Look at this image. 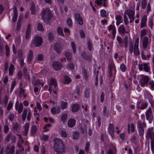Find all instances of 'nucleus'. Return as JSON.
<instances>
[{
    "instance_id": "obj_16",
    "label": "nucleus",
    "mask_w": 154,
    "mask_h": 154,
    "mask_svg": "<svg viewBox=\"0 0 154 154\" xmlns=\"http://www.w3.org/2000/svg\"><path fill=\"white\" fill-rule=\"evenodd\" d=\"M75 120L73 119H70L68 120L67 122L68 126L69 128H72L75 125Z\"/></svg>"
},
{
    "instance_id": "obj_20",
    "label": "nucleus",
    "mask_w": 154,
    "mask_h": 154,
    "mask_svg": "<svg viewBox=\"0 0 154 154\" xmlns=\"http://www.w3.org/2000/svg\"><path fill=\"white\" fill-rule=\"evenodd\" d=\"M125 14L128 15V17L131 16H134V11L132 8H130L127 9L125 12Z\"/></svg>"
},
{
    "instance_id": "obj_2",
    "label": "nucleus",
    "mask_w": 154,
    "mask_h": 154,
    "mask_svg": "<svg viewBox=\"0 0 154 154\" xmlns=\"http://www.w3.org/2000/svg\"><path fill=\"white\" fill-rule=\"evenodd\" d=\"M42 19L44 22L47 24L52 18V14L49 9H45L42 11Z\"/></svg>"
},
{
    "instance_id": "obj_61",
    "label": "nucleus",
    "mask_w": 154,
    "mask_h": 154,
    "mask_svg": "<svg viewBox=\"0 0 154 154\" xmlns=\"http://www.w3.org/2000/svg\"><path fill=\"white\" fill-rule=\"evenodd\" d=\"M104 94L103 92L101 95L100 100L102 103H103L104 101Z\"/></svg>"
},
{
    "instance_id": "obj_4",
    "label": "nucleus",
    "mask_w": 154,
    "mask_h": 154,
    "mask_svg": "<svg viewBox=\"0 0 154 154\" xmlns=\"http://www.w3.org/2000/svg\"><path fill=\"white\" fill-rule=\"evenodd\" d=\"M49 91L50 92V93H51V91L52 89V86H54V93L55 94H57V92L56 90L58 88L57 87V84L55 79L53 78H52L51 79L50 82L49 84Z\"/></svg>"
},
{
    "instance_id": "obj_7",
    "label": "nucleus",
    "mask_w": 154,
    "mask_h": 154,
    "mask_svg": "<svg viewBox=\"0 0 154 154\" xmlns=\"http://www.w3.org/2000/svg\"><path fill=\"white\" fill-rule=\"evenodd\" d=\"M52 66L55 70L58 71L61 69L63 65L59 62L55 61L53 62Z\"/></svg>"
},
{
    "instance_id": "obj_6",
    "label": "nucleus",
    "mask_w": 154,
    "mask_h": 154,
    "mask_svg": "<svg viewBox=\"0 0 154 154\" xmlns=\"http://www.w3.org/2000/svg\"><path fill=\"white\" fill-rule=\"evenodd\" d=\"M149 80V78L147 76L142 75L140 81V84L141 86L143 87L145 86Z\"/></svg>"
},
{
    "instance_id": "obj_9",
    "label": "nucleus",
    "mask_w": 154,
    "mask_h": 154,
    "mask_svg": "<svg viewBox=\"0 0 154 154\" xmlns=\"http://www.w3.org/2000/svg\"><path fill=\"white\" fill-rule=\"evenodd\" d=\"M14 146H11L10 145H8L6 148L5 153L9 154H13L14 152Z\"/></svg>"
},
{
    "instance_id": "obj_29",
    "label": "nucleus",
    "mask_w": 154,
    "mask_h": 154,
    "mask_svg": "<svg viewBox=\"0 0 154 154\" xmlns=\"http://www.w3.org/2000/svg\"><path fill=\"white\" fill-rule=\"evenodd\" d=\"M79 137V133L78 132L74 131L73 132V137L74 139H78Z\"/></svg>"
},
{
    "instance_id": "obj_23",
    "label": "nucleus",
    "mask_w": 154,
    "mask_h": 154,
    "mask_svg": "<svg viewBox=\"0 0 154 154\" xmlns=\"http://www.w3.org/2000/svg\"><path fill=\"white\" fill-rule=\"evenodd\" d=\"M32 51L31 50L29 51L27 56V60L28 62H30L32 60Z\"/></svg>"
},
{
    "instance_id": "obj_54",
    "label": "nucleus",
    "mask_w": 154,
    "mask_h": 154,
    "mask_svg": "<svg viewBox=\"0 0 154 154\" xmlns=\"http://www.w3.org/2000/svg\"><path fill=\"white\" fill-rule=\"evenodd\" d=\"M9 130V128L8 125H5L4 126V130L5 133H7Z\"/></svg>"
},
{
    "instance_id": "obj_10",
    "label": "nucleus",
    "mask_w": 154,
    "mask_h": 154,
    "mask_svg": "<svg viewBox=\"0 0 154 154\" xmlns=\"http://www.w3.org/2000/svg\"><path fill=\"white\" fill-rule=\"evenodd\" d=\"M81 55L83 58L87 60H91L92 57L91 54H88L85 51L82 52Z\"/></svg>"
},
{
    "instance_id": "obj_57",
    "label": "nucleus",
    "mask_w": 154,
    "mask_h": 154,
    "mask_svg": "<svg viewBox=\"0 0 154 154\" xmlns=\"http://www.w3.org/2000/svg\"><path fill=\"white\" fill-rule=\"evenodd\" d=\"M16 85V82L15 81H14L12 83L11 88V92H12V91L13 90L15 86Z\"/></svg>"
},
{
    "instance_id": "obj_31",
    "label": "nucleus",
    "mask_w": 154,
    "mask_h": 154,
    "mask_svg": "<svg viewBox=\"0 0 154 154\" xmlns=\"http://www.w3.org/2000/svg\"><path fill=\"white\" fill-rule=\"evenodd\" d=\"M65 55L67 59L69 61H71L72 60V55L70 53L67 52L65 53Z\"/></svg>"
},
{
    "instance_id": "obj_46",
    "label": "nucleus",
    "mask_w": 154,
    "mask_h": 154,
    "mask_svg": "<svg viewBox=\"0 0 154 154\" xmlns=\"http://www.w3.org/2000/svg\"><path fill=\"white\" fill-rule=\"evenodd\" d=\"M146 6V0H142L141 3L142 8L143 9H145Z\"/></svg>"
},
{
    "instance_id": "obj_30",
    "label": "nucleus",
    "mask_w": 154,
    "mask_h": 154,
    "mask_svg": "<svg viewBox=\"0 0 154 154\" xmlns=\"http://www.w3.org/2000/svg\"><path fill=\"white\" fill-rule=\"evenodd\" d=\"M27 113V109H25L22 115V119L23 121H24L26 119Z\"/></svg>"
},
{
    "instance_id": "obj_28",
    "label": "nucleus",
    "mask_w": 154,
    "mask_h": 154,
    "mask_svg": "<svg viewBox=\"0 0 154 154\" xmlns=\"http://www.w3.org/2000/svg\"><path fill=\"white\" fill-rule=\"evenodd\" d=\"M64 84H68L71 81V80L70 78L67 75L64 76Z\"/></svg>"
},
{
    "instance_id": "obj_63",
    "label": "nucleus",
    "mask_w": 154,
    "mask_h": 154,
    "mask_svg": "<svg viewBox=\"0 0 154 154\" xmlns=\"http://www.w3.org/2000/svg\"><path fill=\"white\" fill-rule=\"evenodd\" d=\"M56 108L55 107H53L51 108V112L53 114H55L56 113Z\"/></svg>"
},
{
    "instance_id": "obj_55",
    "label": "nucleus",
    "mask_w": 154,
    "mask_h": 154,
    "mask_svg": "<svg viewBox=\"0 0 154 154\" xmlns=\"http://www.w3.org/2000/svg\"><path fill=\"white\" fill-rule=\"evenodd\" d=\"M88 47L89 50L91 51L92 50V43L90 40H88Z\"/></svg>"
},
{
    "instance_id": "obj_14",
    "label": "nucleus",
    "mask_w": 154,
    "mask_h": 154,
    "mask_svg": "<svg viewBox=\"0 0 154 154\" xmlns=\"http://www.w3.org/2000/svg\"><path fill=\"white\" fill-rule=\"evenodd\" d=\"M15 109L18 110L19 113H21L23 110V105L21 103L19 104L18 101H17L15 104Z\"/></svg>"
},
{
    "instance_id": "obj_17",
    "label": "nucleus",
    "mask_w": 154,
    "mask_h": 154,
    "mask_svg": "<svg viewBox=\"0 0 154 154\" xmlns=\"http://www.w3.org/2000/svg\"><path fill=\"white\" fill-rule=\"evenodd\" d=\"M13 9L14 15L12 19V21L13 22H15L16 21L17 17V8L16 6H15L14 7Z\"/></svg>"
},
{
    "instance_id": "obj_59",
    "label": "nucleus",
    "mask_w": 154,
    "mask_h": 154,
    "mask_svg": "<svg viewBox=\"0 0 154 154\" xmlns=\"http://www.w3.org/2000/svg\"><path fill=\"white\" fill-rule=\"evenodd\" d=\"M90 143L89 142H87L85 147V150L86 151L88 152L89 150V148L90 147Z\"/></svg>"
},
{
    "instance_id": "obj_1",
    "label": "nucleus",
    "mask_w": 154,
    "mask_h": 154,
    "mask_svg": "<svg viewBox=\"0 0 154 154\" xmlns=\"http://www.w3.org/2000/svg\"><path fill=\"white\" fill-rule=\"evenodd\" d=\"M53 147L56 154H63L66 152L65 147L63 141L60 139L54 140Z\"/></svg>"
},
{
    "instance_id": "obj_37",
    "label": "nucleus",
    "mask_w": 154,
    "mask_h": 154,
    "mask_svg": "<svg viewBox=\"0 0 154 154\" xmlns=\"http://www.w3.org/2000/svg\"><path fill=\"white\" fill-rule=\"evenodd\" d=\"M67 67L68 69L73 70L74 69L75 66L73 62H70L68 64Z\"/></svg>"
},
{
    "instance_id": "obj_48",
    "label": "nucleus",
    "mask_w": 154,
    "mask_h": 154,
    "mask_svg": "<svg viewBox=\"0 0 154 154\" xmlns=\"http://www.w3.org/2000/svg\"><path fill=\"white\" fill-rule=\"evenodd\" d=\"M38 30L42 31L44 30V28L42 24L40 23H38L37 26Z\"/></svg>"
},
{
    "instance_id": "obj_33",
    "label": "nucleus",
    "mask_w": 154,
    "mask_h": 154,
    "mask_svg": "<svg viewBox=\"0 0 154 154\" xmlns=\"http://www.w3.org/2000/svg\"><path fill=\"white\" fill-rule=\"evenodd\" d=\"M67 118V114L66 113L63 114H62L61 118V120L64 123Z\"/></svg>"
},
{
    "instance_id": "obj_3",
    "label": "nucleus",
    "mask_w": 154,
    "mask_h": 154,
    "mask_svg": "<svg viewBox=\"0 0 154 154\" xmlns=\"http://www.w3.org/2000/svg\"><path fill=\"white\" fill-rule=\"evenodd\" d=\"M42 39L41 37L37 36H35L32 41L31 47L32 48L33 46L39 47L42 45Z\"/></svg>"
},
{
    "instance_id": "obj_34",
    "label": "nucleus",
    "mask_w": 154,
    "mask_h": 154,
    "mask_svg": "<svg viewBox=\"0 0 154 154\" xmlns=\"http://www.w3.org/2000/svg\"><path fill=\"white\" fill-rule=\"evenodd\" d=\"M146 125L145 122L142 123L141 122H138L137 126L138 128H143L146 127Z\"/></svg>"
},
{
    "instance_id": "obj_15",
    "label": "nucleus",
    "mask_w": 154,
    "mask_h": 154,
    "mask_svg": "<svg viewBox=\"0 0 154 154\" xmlns=\"http://www.w3.org/2000/svg\"><path fill=\"white\" fill-rule=\"evenodd\" d=\"M146 119L149 121H151L153 118L152 115V110L150 108H149L147 111L146 114Z\"/></svg>"
},
{
    "instance_id": "obj_45",
    "label": "nucleus",
    "mask_w": 154,
    "mask_h": 154,
    "mask_svg": "<svg viewBox=\"0 0 154 154\" xmlns=\"http://www.w3.org/2000/svg\"><path fill=\"white\" fill-rule=\"evenodd\" d=\"M100 13L101 15L103 17H106L108 15V14L106 13V11L104 10H102L100 11Z\"/></svg>"
},
{
    "instance_id": "obj_22",
    "label": "nucleus",
    "mask_w": 154,
    "mask_h": 154,
    "mask_svg": "<svg viewBox=\"0 0 154 154\" xmlns=\"http://www.w3.org/2000/svg\"><path fill=\"white\" fill-rule=\"evenodd\" d=\"M109 134L112 137H113L114 131V127L112 124L111 123L109 124Z\"/></svg>"
},
{
    "instance_id": "obj_19",
    "label": "nucleus",
    "mask_w": 154,
    "mask_h": 154,
    "mask_svg": "<svg viewBox=\"0 0 154 154\" xmlns=\"http://www.w3.org/2000/svg\"><path fill=\"white\" fill-rule=\"evenodd\" d=\"M148 38L146 36L144 37L143 39V48L145 49L147 48L148 43Z\"/></svg>"
},
{
    "instance_id": "obj_64",
    "label": "nucleus",
    "mask_w": 154,
    "mask_h": 154,
    "mask_svg": "<svg viewBox=\"0 0 154 154\" xmlns=\"http://www.w3.org/2000/svg\"><path fill=\"white\" fill-rule=\"evenodd\" d=\"M43 59V56L42 54H40L38 55L37 59L39 60H42Z\"/></svg>"
},
{
    "instance_id": "obj_12",
    "label": "nucleus",
    "mask_w": 154,
    "mask_h": 154,
    "mask_svg": "<svg viewBox=\"0 0 154 154\" xmlns=\"http://www.w3.org/2000/svg\"><path fill=\"white\" fill-rule=\"evenodd\" d=\"M54 48L57 53L59 54L61 53L62 51V48L61 45L59 43H56L54 46Z\"/></svg>"
},
{
    "instance_id": "obj_56",
    "label": "nucleus",
    "mask_w": 154,
    "mask_h": 154,
    "mask_svg": "<svg viewBox=\"0 0 154 154\" xmlns=\"http://www.w3.org/2000/svg\"><path fill=\"white\" fill-rule=\"evenodd\" d=\"M147 105L148 104L147 103H143L142 104L141 107H140L139 106H138V108H140V109H143L147 107Z\"/></svg>"
},
{
    "instance_id": "obj_36",
    "label": "nucleus",
    "mask_w": 154,
    "mask_h": 154,
    "mask_svg": "<svg viewBox=\"0 0 154 154\" xmlns=\"http://www.w3.org/2000/svg\"><path fill=\"white\" fill-rule=\"evenodd\" d=\"M85 97L86 98H88L90 96V90L88 89H86L84 93Z\"/></svg>"
},
{
    "instance_id": "obj_41",
    "label": "nucleus",
    "mask_w": 154,
    "mask_h": 154,
    "mask_svg": "<svg viewBox=\"0 0 154 154\" xmlns=\"http://www.w3.org/2000/svg\"><path fill=\"white\" fill-rule=\"evenodd\" d=\"M138 130L140 136L141 137L143 136L144 132V128H138Z\"/></svg>"
},
{
    "instance_id": "obj_11",
    "label": "nucleus",
    "mask_w": 154,
    "mask_h": 154,
    "mask_svg": "<svg viewBox=\"0 0 154 154\" xmlns=\"http://www.w3.org/2000/svg\"><path fill=\"white\" fill-rule=\"evenodd\" d=\"M139 39H137L135 41L134 47V54L137 56L139 54V52L138 49Z\"/></svg>"
},
{
    "instance_id": "obj_62",
    "label": "nucleus",
    "mask_w": 154,
    "mask_h": 154,
    "mask_svg": "<svg viewBox=\"0 0 154 154\" xmlns=\"http://www.w3.org/2000/svg\"><path fill=\"white\" fill-rule=\"evenodd\" d=\"M133 45L132 43H131L130 44V47L129 48V51L131 54L132 53L133 51Z\"/></svg>"
},
{
    "instance_id": "obj_53",
    "label": "nucleus",
    "mask_w": 154,
    "mask_h": 154,
    "mask_svg": "<svg viewBox=\"0 0 154 154\" xmlns=\"http://www.w3.org/2000/svg\"><path fill=\"white\" fill-rule=\"evenodd\" d=\"M146 31L145 29H143L142 30H141V34L140 36L141 38H142L146 34Z\"/></svg>"
},
{
    "instance_id": "obj_43",
    "label": "nucleus",
    "mask_w": 154,
    "mask_h": 154,
    "mask_svg": "<svg viewBox=\"0 0 154 154\" xmlns=\"http://www.w3.org/2000/svg\"><path fill=\"white\" fill-rule=\"evenodd\" d=\"M82 74L83 77L85 79V80H88V76L87 75V72L86 70L84 69L82 71Z\"/></svg>"
},
{
    "instance_id": "obj_35",
    "label": "nucleus",
    "mask_w": 154,
    "mask_h": 154,
    "mask_svg": "<svg viewBox=\"0 0 154 154\" xmlns=\"http://www.w3.org/2000/svg\"><path fill=\"white\" fill-rule=\"evenodd\" d=\"M14 66L13 64H11L10 67L9 69V74L10 75H13L14 70Z\"/></svg>"
},
{
    "instance_id": "obj_40",
    "label": "nucleus",
    "mask_w": 154,
    "mask_h": 154,
    "mask_svg": "<svg viewBox=\"0 0 154 154\" xmlns=\"http://www.w3.org/2000/svg\"><path fill=\"white\" fill-rule=\"evenodd\" d=\"M67 102H63L62 101H61V109L63 110L66 109L67 107Z\"/></svg>"
},
{
    "instance_id": "obj_50",
    "label": "nucleus",
    "mask_w": 154,
    "mask_h": 154,
    "mask_svg": "<svg viewBox=\"0 0 154 154\" xmlns=\"http://www.w3.org/2000/svg\"><path fill=\"white\" fill-rule=\"evenodd\" d=\"M30 10L32 14H35V9L34 5H32L31 6Z\"/></svg>"
},
{
    "instance_id": "obj_49",
    "label": "nucleus",
    "mask_w": 154,
    "mask_h": 154,
    "mask_svg": "<svg viewBox=\"0 0 154 154\" xmlns=\"http://www.w3.org/2000/svg\"><path fill=\"white\" fill-rule=\"evenodd\" d=\"M144 70L146 72H149V69L147 63L143 64Z\"/></svg>"
},
{
    "instance_id": "obj_13",
    "label": "nucleus",
    "mask_w": 154,
    "mask_h": 154,
    "mask_svg": "<svg viewBox=\"0 0 154 154\" xmlns=\"http://www.w3.org/2000/svg\"><path fill=\"white\" fill-rule=\"evenodd\" d=\"M75 19L77 21L79 25H82L83 24V20L82 17L79 14H75Z\"/></svg>"
},
{
    "instance_id": "obj_44",
    "label": "nucleus",
    "mask_w": 154,
    "mask_h": 154,
    "mask_svg": "<svg viewBox=\"0 0 154 154\" xmlns=\"http://www.w3.org/2000/svg\"><path fill=\"white\" fill-rule=\"evenodd\" d=\"M103 115L104 116L106 117H108L109 116L107 112L106 107V106H105L103 108Z\"/></svg>"
},
{
    "instance_id": "obj_26",
    "label": "nucleus",
    "mask_w": 154,
    "mask_h": 154,
    "mask_svg": "<svg viewBox=\"0 0 154 154\" xmlns=\"http://www.w3.org/2000/svg\"><path fill=\"white\" fill-rule=\"evenodd\" d=\"M37 130V128L35 125H33L32 126L31 129V132L32 135H34L36 133Z\"/></svg>"
},
{
    "instance_id": "obj_38",
    "label": "nucleus",
    "mask_w": 154,
    "mask_h": 154,
    "mask_svg": "<svg viewBox=\"0 0 154 154\" xmlns=\"http://www.w3.org/2000/svg\"><path fill=\"white\" fill-rule=\"evenodd\" d=\"M29 124L28 123H26L24 126L25 133L26 134L28 132Z\"/></svg>"
},
{
    "instance_id": "obj_18",
    "label": "nucleus",
    "mask_w": 154,
    "mask_h": 154,
    "mask_svg": "<svg viewBox=\"0 0 154 154\" xmlns=\"http://www.w3.org/2000/svg\"><path fill=\"white\" fill-rule=\"evenodd\" d=\"M31 25L30 23H29L28 24L26 34V38L27 39L29 38V34L31 32Z\"/></svg>"
},
{
    "instance_id": "obj_47",
    "label": "nucleus",
    "mask_w": 154,
    "mask_h": 154,
    "mask_svg": "<svg viewBox=\"0 0 154 154\" xmlns=\"http://www.w3.org/2000/svg\"><path fill=\"white\" fill-rule=\"evenodd\" d=\"M121 70L123 72H125L126 70V66L124 63H122L120 66Z\"/></svg>"
},
{
    "instance_id": "obj_5",
    "label": "nucleus",
    "mask_w": 154,
    "mask_h": 154,
    "mask_svg": "<svg viewBox=\"0 0 154 154\" xmlns=\"http://www.w3.org/2000/svg\"><path fill=\"white\" fill-rule=\"evenodd\" d=\"M153 128L152 127L148 129L147 135L151 139V149L152 150L154 147V132L153 133Z\"/></svg>"
},
{
    "instance_id": "obj_32",
    "label": "nucleus",
    "mask_w": 154,
    "mask_h": 154,
    "mask_svg": "<svg viewBox=\"0 0 154 154\" xmlns=\"http://www.w3.org/2000/svg\"><path fill=\"white\" fill-rule=\"evenodd\" d=\"M128 37L127 36H125L124 37L123 39L124 44L125 45V48H127L128 46Z\"/></svg>"
},
{
    "instance_id": "obj_60",
    "label": "nucleus",
    "mask_w": 154,
    "mask_h": 154,
    "mask_svg": "<svg viewBox=\"0 0 154 154\" xmlns=\"http://www.w3.org/2000/svg\"><path fill=\"white\" fill-rule=\"evenodd\" d=\"M20 20H18L17 26V29L18 30H19L20 28Z\"/></svg>"
},
{
    "instance_id": "obj_52",
    "label": "nucleus",
    "mask_w": 154,
    "mask_h": 154,
    "mask_svg": "<svg viewBox=\"0 0 154 154\" xmlns=\"http://www.w3.org/2000/svg\"><path fill=\"white\" fill-rule=\"evenodd\" d=\"M149 25L152 29V27L153 25V20L152 19H150L149 22Z\"/></svg>"
},
{
    "instance_id": "obj_24",
    "label": "nucleus",
    "mask_w": 154,
    "mask_h": 154,
    "mask_svg": "<svg viewBox=\"0 0 154 154\" xmlns=\"http://www.w3.org/2000/svg\"><path fill=\"white\" fill-rule=\"evenodd\" d=\"M79 106L77 104H75L72 105V111L73 112H75L78 111Z\"/></svg>"
},
{
    "instance_id": "obj_21",
    "label": "nucleus",
    "mask_w": 154,
    "mask_h": 154,
    "mask_svg": "<svg viewBox=\"0 0 154 154\" xmlns=\"http://www.w3.org/2000/svg\"><path fill=\"white\" fill-rule=\"evenodd\" d=\"M12 128L13 130L14 131H18L20 129V127L19 126L17 122L13 124Z\"/></svg>"
},
{
    "instance_id": "obj_25",
    "label": "nucleus",
    "mask_w": 154,
    "mask_h": 154,
    "mask_svg": "<svg viewBox=\"0 0 154 154\" xmlns=\"http://www.w3.org/2000/svg\"><path fill=\"white\" fill-rule=\"evenodd\" d=\"M118 31L121 34H124L125 32V29L124 26L123 25L120 26L119 27Z\"/></svg>"
},
{
    "instance_id": "obj_42",
    "label": "nucleus",
    "mask_w": 154,
    "mask_h": 154,
    "mask_svg": "<svg viewBox=\"0 0 154 154\" xmlns=\"http://www.w3.org/2000/svg\"><path fill=\"white\" fill-rule=\"evenodd\" d=\"M5 49L6 50V55L7 57H8L10 55V49L8 45H6L5 46Z\"/></svg>"
},
{
    "instance_id": "obj_58",
    "label": "nucleus",
    "mask_w": 154,
    "mask_h": 154,
    "mask_svg": "<svg viewBox=\"0 0 154 154\" xmlns=\"http://www.w3.org/2000/svg\"><path fill=\"white\" fill-rule=\"evenodd\" d=\"M71 45L73 49V51L74 53H75L76 51V49L75 46V43L73 42H72L71 44Z\"/></svg>"
},
{
    "instance_id": "obj_51",
    "label": "nucleus",
    "mask_w": 154,
    "mask_h": 154,
    "mask_svg": "<svg viewBox=\"0 0 154 154\" xmlns=\"http://www.w3.org/2000/svg\"><path fill=\"white\" fill-rule=\"evenodd\" d=\"M67 23L69 27H71L72 25V20L70 18H68L67 20Z\"/></svg>"
},
{
    "instance_id": "obj_27",
    "label": "nucleus",
    "mask_w": 154,
    "mask_h": 154,
    "mask_svg": "<svg viewBox=\"0 0 154 154\" xmlns=\"http://www.w3.org/2000/svg\"><path fill=\"white\" fill-rule=\"evenodd\" d=\"M18 57L20 58L21 64L23 63V59L22 57L23 52L21 50H19L18 51Z\"/></svg>"
},
{
    "instance_id": "obj_39",
    "label": "nucleus",
    "mask_w": 154,
    "mask_h": 154,
    "mask_svg": "<svg viewBox=\"0 0 154 154\" xmlns=\"http://www.w3.org/2000/svg\"><path fill=\"white\" fill-rule=\"evenodd\" d=\"M57 30L59 34L63 36H64V35L63 33V29L61 27H58L57 29Z\"/></svg>"
},
{
    "instance_id": "obj_8",
    "label": "nucleus",
    "mask_w": 154,
    "mask_h": 154,
    "mask_svg": "<svg viewBox=\"0 0 154 154\" xmlns=\"http://www.w3.org/2000/svg\"><path fill=\"white\" fill-rule=\"evenodd\" d=\"M7 142L11 141L12 143H14L16 142V137L15 136L11 133H9L5 138Z\"/></svg>"
}]
</instances>
